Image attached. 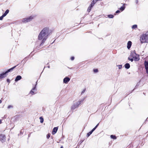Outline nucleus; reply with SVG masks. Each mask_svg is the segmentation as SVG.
Wrapping results in <instances>:
<instances>
[{
  "label": "nucleus",
  "instance_id": "nucleus-1",
  "mask_svg": "<svg viewBox=\"0 0 148 148\" xmlns=\"http://www.w3.org/2000/svg\"><path fill=\"white\" fill-rule=\"evenodd\" d=\"M50 30L48 27H45L43 28L40 32L38 36V39L41 41V44L44 43L48 38Z\"/></svg>",
  "mask_w": 148,
  "mask_h": 148
},
{
  "label": "nucleus",
  "instance_id": "nucleus-2",
  "mask_svg": "<svg viewBox=\"0 0 148 148\" xmlns=\"http://www.w3.org/2000/svg\"><path fill=\"white\" fill-rule=\"evenodd\" d=\"M128 59L132 62H133L134 60L136 61H138L140 59L139 56L135 53V51H132L131 52L130 55L128 57Z\"/></svg>",
  "mask_w": 148,
  "mask_h": 148
},
{
  "label": "nucleus",
  "instance_id": "nucleus-3",
  "mask_svg": "<svg viewBox=\"0 0 148 148\" xmlns=\"http://www.w3.org/2000/svg\"><path fill=\"white\" fill-rule=\"evenodd\" d=\"M84 98L81 100L78 101H74L73 102V104L71 107V110L73 111L76 108H77L81 103L84 100Z\"/></svg>",
  "mask_w": 148,
  "mask_h": 148
},
{
  "label": "nucleus",
  "instance_id": "nucleus-4",
  "mask_svg": "<svg viewBox=\"0 0 148 148\" xmlns=\"http://www.w3.org/2000/svg\"><path fill=\"white\" fill-rule=\"evenodd\" d=\"M140 40L141 43L148 42V36L147 35L144 34L141 36Z\"/></svg>",
  "mask_w": 148,
  "mask_h": 148
},
{
  "label": "nucleus",
  "instance_id": "nucleus-5",
  "mask_svg": "<svg viewBox=\"0 0 148 148\" xmlns=\"http://www.w3.org/2000/svg\"><path fill=\"white\" fill-rule=\"evenodd\" d=\"M16 67L15 66L12 68L8 69L7 71H6L5 73H2L0 75V77L1 78H4L6 77V74L12 71Z\"/></svg>",
  "mask_w": 148,
  "mask_h": 148
},
{
  "label": "nucleus",
  "instance_id": "nucleus-6",
  "mask_svg": "<svg viewBox=\"0 0 148 148\" xmlns=\"http://www.w3.org/2000/svg\"><path fill=\"white\" fill-rule=\"evenodd\" d=\"M36 87H34L32 90L30 91L29 94L32 95H33L36 93Z\"/></svg>",
  "mask_w": 148,
  "mask_h": 148
},
{
  "label": "nucleus",
  "instance_id": "nucleus-7",
  "mask_svg": "<svg viewBox=\"0 0 148 148\" xmlns=\"http://www.w3.org/2000/svg\"><path fill=\"white\" fill-rule=\"evenodd\" d=\"M0 140L2 142H4L5 140V136L1 134L0 135Z\"/></svg>",
  "mask_w": 148,
  "mask_h": 148
},
{
  "label": "nucleus",
  "instance_id": "nucleus-8",
  "mask_svg": "<svg viewBox=\"0 0 148 148\" xmlns=\"http://www.w3.org/2000/svg\"><path fill=\"white\" fill-rule=\"evenodd\" d=\"M95 4V3H93V2L92 1L88 9V12H90V11L91 10V8Z\"/></svg>",
  "mask_w": 148,
  "mask_h": 148
},
{
  "label": "nucleus",
  "instance_id": "nucleus-9",
  "mask_svg": "<svg viewBox=\"0 0 148 148\" xmlns=\"http://www.w3.org/2000/svg\"><path fill=\"white\" fill-rule=\"evenodd\" d=\"M70 80V79L68 77L65 78L63 79L64 83L67 84Z\"/></svg>",
  "mask_w": 148,
  "mask_h": 148
},
{
  "label": "nucleus",
  "instance_id": "nucleus-10",
  "mask_svg": "<svg viewBox=\"0 0 148 148\" xmlns=\"http://www.w3.org/2000/svg\"><path fill=\"white\" fill-rule=\"evenodd\" d=\"M145 65L147 73L148 74V62L146 61L145 62Z\"/></svg>",
  "mask_w": 148,
  "mask_h": 148
},
{
  "label": "nucleus",
  "instance_id": "nucleus-11",
  "mask_svg": "<svg viewBox=\"0 0 148 148\" xmlns=\"http://www.w3.org/2000/svg\"><path fill=\"white\" fill-rule=\"evenodd\" d=\"M132 42L131 41H129L127 43V47L128 49H129L132 46Z\"/></svg>",
  "mask_w": 148,
  "mask_h": 148
},
{
  "label": "nucleus",
  "instance_id": "nucleus-12",
  "mask_svg": "<svg viewBox=\"0 0 148 148\" xmlns=\"http://www.w3.org/2000/svg\"><path fill=\"white\" fill-rule=\"evenodd\" d=\"M58 130V127H55L53 129L52 131V134H54L57 132Z\"/></svg>",
  "mask_w": 148,
  "mask_h": 148
},
{
  "label": "nucleus",
  "instance_id": "nucleus-13",
  "mask_svg": "<svg viewBox=\"0 0 148 148\" xmlns=\"http://www.w3.org/2000/svg\"><path fill=\"white\" fill-rule=\"evenodd\" d=\"M34 18V16H30L27 18L28 22H29L32 21Z\"/></svg>",
  "mask_w": 148,
  "mask_h": 148
},
{
  "label": "nucleus",
  "instance_id": "nucleus-14",
  "mask_svg": "<svg viewBox=\"0 0 148 148\" xmlns=\"http://www.w3.org/2000/svg\"><path fill=\"white\" fill-rule=\"evenodd\" d=\"M21 77L20 75H18L17 76L15 79V81L17 82L18 81V80H20L21 79Z\"/></svg>",
  "mask_w": 148,
  "mask_h": 148
},
{
  "label": "nucleus",
  "instance_id": "nucleus-15",
  "mask_svg": "<svg viewBox=\"0 0 148 148\" xmlns=\"http://www.w3.org/2000/svg\"><path fill=\"white\" fill-rule=\"evenodd\" d=\"M125 68L127 69H128L130 67V65L128 63H126L125 64Z\"/></svg>",
  "mask_w": 148,
  "mask_h": 148
},
{
  "label": "nucleus",
  "instance_id": "nucleus-16",
  "mask_svg": "<svg viewBox=\"0 0 148 148\" xmlns=\"http://www.w3.org/2000/svg\"><path fill=\"white\" fill-rule=\"evenodd\" d=\"M22 21L23 23H27L28 22L27 19V18H23L22 20Z\"/></svg>",
  "mask_w": 148,
  "mask_h": 148
},
{
  "label": "nucleus",
  "instance_id": "nucleus-17",
  "mask_svg": "<svg viewBox=\"0 0 148 148\" xmlns=\"http://www.w3.org/2000/svg\"><path fill=\"white\" fill-rule=\"evenodd\" d=\"M9 10H7L5 11V12L3 14V15L5 16L7 14L9 13Z\"/></svg>",
  "mask_w": 148,
  "mask_h": 148
},
{
  "label": "nucleus",
  "instance_id": "nucleus-18",
  "mask_svg": "<svg viewBox=\"0 0 148 148\" xmlns=\"http://www.w3.org/2000/svg\"><path fill=\"white\" fill-rule=\"evenodd\" d=\"M125 7L124 5H123L120 9H119L121 11H123L125 9Z\"/></svg>",
  "mask_w": 148,
  "mask_h": 148
},
{
  "label": "nucleus",
  "instance_id": "nucleus-19",
  "mask_svg": "<svg viewBox=\"0 0 148 148\" xmlns=\"http://www.w3.org/2000/svg\"><path fill=\"white\" fill-rule=\"evenodd\" d=\"M110 137L113 139H116V137L115 135H112L110 136Z\"/></svg>",
  "mask_w": 148,
  "mask_h": 148
},
{
  "label": "nucleus",
  "instance_id": "nucleus-20",
  "mask_svg": "<svg viewBox=\"0 0 148 148\" xmlns=\"http://www.w3.org/2000/svg\"><path fill=\"white\" fill-rule=\"evenodd\" d=\"M137 25H133L132 26V28L133 29H135L136 28H137Z\"/></svg>",
  "mask_w": 148,
  "mask_h": 148
},
{
  "label": "nucleus",
  "instance_id": "nucleus-21",
  "mask_svg": "<svg viewBox=\"0 0 148 148\" xmlns=\"http://www.w3.org/2000/svg\"><path fill=\"white\" fill-rule=\"evenodd\" d=\"M40 122L42 123L44 121L43 118L42 117H40Z\"/></svg>",
  "mask_w": 148,
  "mask_h": 148
},
{
  "label": "nucleus",
  "instance_id": "nucleus-22",
  "mask_svg": "<svg viewBox=\"0 0 148 148\" xmlns=\"http://www.w3.org/2000/svg\"><path fill=\"white\" fill-rule=\"evenodd\" d=\"M108 17L110 18H112L114 17V16L112 14L109 15H108Z\"/></svg>",
  "mask_w": 148,
  "mask_h": 148
},
{
  "label": "nucleus",
  "instance_id": "nucleus-23",
  "mask_svg": "<svg viewBox=\"0 0 148 148\" xmlns=\"http://www.w3.org/2000/svg\"><path fill=\"white\" fill-rule=\"evenodd\" d=\"M92 133V132L91 131L90 132H89V133H88L87 134V136L88 137L89 136L90 134H91Z\"/></svg>",
  "mask_w": 148,
  "mask_h": 148
},
{
  "label": "nucleus",
  "instance_id": "nucleus-24",
  "mask_svg": "<svg viewBox=\"0 0 148 148\" xmlns=\"http://www.w3.org/2000/svg\"><path fill=\"white\" fill-rule=\"evenodd\" d=\"M98 71L97 69H95L93 70V71L94 73H96L98 72Z\"/></svg>",
  "mask_w": 148,
  "mask_h": 148
},
{
  "label": "nucleus",
  "instance_id": "nucleus-25",
  "mask_svg": "<svg viewBox=\"0 0 148 148\" xmlns=\"http://www.w3.org/2000/svg\"><path fill=\"white\" fill-rule=\"evenodd\" d=\"M117 66H118V68L119 69H121L122 68V65H117Z\"/></svg>",
  "mask_w": 148,
  "mask_h": 148
},
{
  "label": "nucleus",
  "instance_id": "nucleus-26",
  "mask_svg": "<svg viewBox=\"0 0 148 148\" xmlns=\"http://www.w3.org/2000/svg\"><path fill=\"white\" fill-rule=\"evenodd\" d=\"M5 17L3 15L1 16L0 17V20H1L3 19V18Z\"/></svg>",
  "mask_w": 148,
  "mask_h": 148
},
{
  "label": "nucleus",
  "instance_id": "nucleus-27",
  "mask_svg": "<svg viewBox=\"0 0 148 148\" xmlns=\"http://www.w3.org/2000/svg\"><path fill=\"white\" fill-rule=\"evenodd\" d=\"M50 137V135L49 134H48L47 135V139H49Z\"/></svg>",
  "mask_w": 148,
  "mask_h": 148
},
{
  "label": "nucleus",
  "instance_id": "nucleus-28",
  "mask_svg": "<svg viewBox=\"0 0 148 148\" xmlns=\"http://www.w3.org/2000/svg\"><path fill=\"white\" fill-rule=\"evenodd\" d=\"M71 59L72 60H74V57L73 56L72 57H71Z\"/></svg>",
  "mask_w": 148,
  "mask_h": 148
},
{
  "label": "nucleus",
  "instance_id": "nucleus-29",
  "mask_svg": "<svg viewBox=\"0 0 148 148\" xmlns=\"http://www.w3.org/2000/svg\"><path fill=\"white\" fill-rule=\"evenodd\" d=\"M12 106H11V105H10V106H9L8 107V108H12Z\"/></svg>",
  "mask_w": 148,
  "mask_h": 148
},
{
  "label": "nucleus",
  "instance_id": "nucleus-30",
  "mask_svg": "<svg viewBox=\"0 0 148 148\" xmlns=\"http://www.w3.org/2000/svg\"><path fill=\"white\" fill-rule=\"evenodd\" d=\"M120 12V11L119 10H118L117 11H116V13H119Z\"/></svg>",
  "mask_w": 148,
  "mask_h": 148
},
{
  "label": "nucleus",
  "instance_id": "nucleus-31",
  "mask_svg": "<svg viewBox=\"0 0 148 148\" xmlns=\"http://www.w3.org/2000/svg\"><path fill=\"white\" fill-rule=\"evenodd\" d=\"M96 128H93L92 130H91V131L93 132L95 130Z\"/></svg>",
  "mask_w": 148,
  "mask_h": 148
},
{
  "label": "nucleus",
  "instance_id": "nucleus-32",
  "mask_svg": "<svg viewBox=\"0 0 148 148\" xmlns=\"http://www.w3.org/2000/svg\"><path fill=\"white\" fill-rule=\"evenodd\" d=\"M99 124L98 123L96 126L95 127V128L96 129L97 127L98 126V125H99Z\"/></svg>",
  "mask_w": 148,
  "mask_h": 148
},
{
  "label": "nucleus",
  "instance_id": "nucleus-33",
  "mask_svg": "<svg viewBox=\"0 0 148 148\" xmlns=\"http://www.w3.org/2000/svg\"><path fill=\"white\" fill-rule=\"evenodd\" d=\"M85 91V90L84 89L82 92V93H84Z\"/></svg>",
  "mask_w": 148,
  "mask_h": 148
},
{
  "label": "nucleus",
  "instance_id": "nucleus-34",
  "mask_svg": "<svg viewBox=\"0 0 148 148\" xmlns=\"http://www.w3.org/2000/svg\"><path fill=\"white\" fill-rule=\"evenodd\" d=\"M7 81L8 82H10V80H9V79H7Z\"/></svg>",
  "mask_w": 148,
  "mask_h": 148
},
{
  "label": "nucleus",
  "instance_id": "nucleus-35",
  "mask_svg": "<svg viewBox=\"0 0 148 148\" xmlns=\"http://www.w3.org/2000/svg\"><path fill=\"white\" fill-rule=\"evenodd\" d=\"M2 101L1 100H0V104L2 103Z\"/></svg>",
  "mask_w": 148,
  "mask_h": 148
},
{
  "label": "nucleus",
  "instance_id": "nucleus-36",
  "mask_svg": "<svg viewBox=\"0 0 148 148\" xmlns=\"http://www.w3.org/2000/svg\"><path fill=\"white\" fill-rule=\"evenodd\" d=\"M1 120H0V124H1Z\"/></svg>",
  "mask_w": 148,
  "mask_h": 148
},
{
  "label": "nucleus",
  "instance_id": "nucleus-37",
  "mask_svg": "<svg viewBox=\"0 0 148 148\" xmlns=\"http://www.w3.org/2000/svg\"><path fill=\"white\" fill-rule=\"evenodd\" d=\"M60 148H63L62 147H60Z\"/></svg>",
  "mask_w": 148,
  "mask_h": 148
},
{
  "label": "nucleus",
  "instance_id": "nucleus-38",
  "mask_svg": "<svg viewBox=\"0 0 148 148\" xmlns=\"http://www.w3.org/2000/svg\"><path fill=\"white\" fill-rule=\"evenodd\" d=\"M138 2V1H137V3Z\"/></svg>",
  "mask_w": 148,
  "mask_h": 148
}]
</instances>
